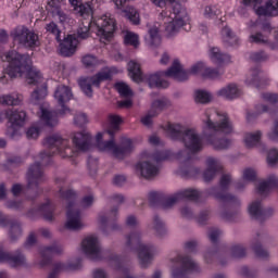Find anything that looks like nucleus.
<instances>
[{
	"mask_svg": "<svg viewBox=\"0 0 278 278\" xmlns=\"http://www.w3.org/2000/svg\"><path fill=\"white\" fill-rule=\"evenodd\" d=\"M60 5H61L60 0H48L47 10L48 12H50V14L53 15L61 10Z\"/></svg>",
	"mask_w": 278,
	"mask_h": 278,
	"instance_id": "338daca9",
	"label": "nucleus"
},
{
	"mask_svg": "<svg viewBox=\"0 0 278 278\" xmlns=\"http://www.w3.org/2000/svg\"><path fill=\"white\" fill-rule=\"evenodd\" d=\"M11 37L14 42H18V45L26 49H36V47H40L38 35L25 26H17L14 28L11 31Z\"/></svg>",
	"mask_w": 278,
	"mask_h": 278,
	"instance_id": "4468645a",
	"label": "nucleus"
},
{
	"mask_svg": "<svg viewBox=\"0 0 278 278\" xmlns=\"http://www.w3.org/2000/svg\"><path fill=\"white\" fill-rule=\"evenodd\" d=\"M170 157V151L163 150L151 154L147 151L141 153L140 161L136 164V172L144 179H153L160 175V165L157 162H164Z\"/></svg>",
	"mask_w": 278,
	"mask_h": 278,
	"instance_id": "9b49d317",
	"label": "nucleus"
},
{
	"mask_svg": "<svg viewBox=\"0 0 278 278\" xmlns=\"http://www.w3.org/2000/svg\"><path fill=\"white\" fill-rule=\"evenodd\" d=\"M54 211L55 205H53L49 200L42 203L37 210V212H39L48 223H51L55 218V215L53 214Z\"/></svg>",
	"mask_w": 278,
	"mask_h": 278,
	"instance_id": "c9c22d12",
	"label": "nucleus"
},
{
	"mask_svg": "<svg viewBox=\"0 0 278 278\" xmlns=\"http://www.w3.org/2000/svg\"><path fill=\"white\" fill-rule=\"evenodd\" d=\"M124 42L125 45H130V47L138 49V47H140V37L138 34L127 30L124 36Z\"/></svg>",
	"mask_w": 278,
	"mask_h": 278,
	"instance_id": "a18cd8bd",
	"label": "nucleus"
},
{
	"mask_svg": "<svg viewBox=\"0 0 278 278\" xmlns=\"http://www.w3.org/2000/svg\"><path fill=\"white\" fill-rule=\"evenodd\" d=\"M231 257H244L247 255V249L242 244H235L230 248Z\"/></svg>",
	"mask_w": 278,
	"mask_h": 278,
	"instance_id": "6e6d98bb",
	"label": "nucleus"
},
{
	"mask_svg": "<svg viewBox=\"0 0 278 278\" xmlns=\"http://www.w3.org/2000/svg\"><path fill=\"white\" fill-rule=\"evenodd\" d=\"M78 45L79 40H77V37L67 35V37H65L64 40L60 43L61 55L71 58V55H74L75 51H77Z\"/></svg>",
	"mask_w": 278,
	"mask_h": 278,
	"instance_id": "bb28decb",
	"label": "nucleus"
},
{
	"mask_svg": "<svg viewBox=\"0 0 278 278\" xmlns=\"http://www.w3.org/2000/svg\"><path fill=\"white\" fill-rule=\"evenodd\" d=\"M72 142L78 151H89L92 147V136L88 131L74 132Z\"/></svg>",
	"mask_w": 278,
	"mask_h": 278,
	"instance_id": "a878e982",
	"label": "nucleus"
},
{
	"mask_svg": "<svg viewBox=\"0 0 278 278\" xmlns=\"http://www.w3.org/2000/svg\"><path fill=\"white\" fill-rule=\"evenodd\" d=\"M10 226L9 230V238L12 240V242L18 240L21 236H23V227L21 225V222L16 219H12L7 215L1 214L0 212V227H8Z\"/></svg>",
	"mask_w": 278,
	"mask_h": 278,
	"instance_id": "5701e85b",
	"label": "nucleus"
},
{
	"mask_svg": "<svg viewBox=\"0 0 278 278\" xmlns=\"http://www.w3.org/2000/svg\"><path fill=\"white\" fill-rule=\"evenodd\" d=\"M162 42V37L160 36V29L157 26H153L149 29V38L148 43L151 47H159V45Z\"/></svg>",
	"mask_w": 278,
	"mask_h": 278,
	"instance_id": "37998d69",
	"label": "nucleus"
},
{
	"mask_svg": "<svg viewBox=\"0 0 278 278\" xmlns=\"http://www.w3.org/2000/svg\"><path fill=\"white\" fill-rule=\"evenodd\" d=\"M121 123H123V118L118 115H110L109 116V128L106 130V134L109 136H114L116 131H118V128L121 127Z\"/></svg>",
	"mask_w": 278,
	"mask_h": 278,
	"instance_id": "79ce46f5",
	"label": "nucleus"
},
{
	"mask_svg": "<svg viewBox=\"0 0 278 278\" xmlns=\"http://www.w3.org/2000/svg\"><path fill=\"white\" fill-rule=\"evenodd\" d=\"M59 199L66 203V229L71 231H81L86 225L84 224V219L81 218V211H79V205L75 203L77 199V192L73 189H64L60 188L58 193Z\"/></svg>",
	"mask_w": 278,
	"mask_h": 278,
	"instance_id": "1a4fd4ad",
	"label": "nucleus"
},
{
	"mask_svg": "<svg viewBox=\"0 0 278 278\" xmlns=\"http://www.w3.org/2000/svg\"><path fill=\"white\" fill-rule=\"evenodd\" d=\"M39 257L36 263L39 268H46V266L51 264V255L43 248H39Z\"/></svg>",
	"mask_w": 278,
	"mask_h": 278,
	"instance_id": "49530a36",
	"label": "nucleus"
},
{
	"mask_svg": "<svg viewBox=\"0 0 278 278\" xmlns=\"http://www.w3.org/2000/svg\"><path fill=\"white\" fill-rule=\"evenodd\" d=\"M142 232L139 230L132 231L126 237V245L128 249L136 247L137 260L140 268H149L153 264V258L157 255V248L153 243H140Z\"/></svg>",
	"mask_w": 278,
	"mask_h": 278,
	"instance_id": "9d476101",
	"label": "nucleus"
},
{
	"mask_svg": "<svg viewBox=\"0 0 278 278\" xmlns=\"http://www.w3.org/2000/svg\"><path fill=\"white\" fill-rule=\"evenodd\" d=\"M116 220H118V207H113L106 213H100L98 217V223L103 233H108V231H118L121 227L116 224Z\"/></svg>",
	"mask_w": 278,
	"mask_h": 278,
	"instance_id": "6ab92c4d",
	"label": "nucleus"
},
{
	"mask_svg": "<svg viewBox=\"0 0 278 278\" xmlns=\"http://www.w3.org/2000/svg\"><path fill=\"white\" fill-rule=\"evenodd\" d=\"M225 73L223 70H214L212 67L204 68V72H202L203 77H207V79H218L220 75Z\"/></svg>",
	"mask_w": 278,
	"mask_h": 278,
	"instance_id": "864d4df0",
	"label": "nucleus"
},
{
	"mask_svg": "<svg viewBox=\"0 0 278 278\" xmlns=\"http://www.w3.org/2000/svg\"><path fill=\"white\" fill-rule=\"evenodd\" d=\"M203 14L205 18H216L220 14V9L217 5H206Z\"/></svg>",
	"mask_w": 278,
	"mask_h": 278,
	"instance_id": "4d7b16f0",
	"label": "nucleus"
},
{
	"mask_svg": "<svg viewBox=\"0 0 278 278\" xmlns=\"http://www.w3.org/2000/svg\"><path fill=\"white\" fill-rule=\"evenodd\" d=\"M179 201H181V195L179 192H177L173 195L167 197L164 200L163 207H165V210H168V207H173V205H176V203H179Z\"/></svg>",
	"mask_w": 278,
	"mask_h": 278,
	"instance_id": "5fc2aeb1",
	"label": "nucleus"
},
{
	"mask_svg": "<svg viewBox=\"0 0 278 278\" xmlns=\"http://www.w3.org/2000/svg\"><path fill=\"white\" fill-rule=\"evenodd\" d=\"M212 99H213L212 93L207 90H197L194 92L195 103L207 104V103H211Z\"/></svg>",
	"mask_w": 278,
	"mask_h": 278,
	"instance_id": "c03bdc74",
	"label": "nucleus"
},
{
	"mask_svg": "<svg viewBox=\"0 0 278 278\" xmlns=\"http://www.w3.org/2000/svg\"><path fill=\"white\" fill-rule=\"evenodd\" d=\"M23 103V96L18 93L0 96V105H21Z\"/></svg>",
	"mask_w": 278,
	"mask_h": 278,
	"instance_id": "4c0bfd02",
	"label": "nucleus"
},
{
	"mask_svg": "<svg viewBox=\"0 0 278 278\" xmlns=\"http://www.w3.org/2000/svg\"><path fill=\"white\" fill-rule=\"evenodd\" d=\"M256 112H249L247 113V121L248 123H251V121H253L254 118L257 117V114H264L266 112H268V106L266 104H257L255 106Z\"/></svg>",
	"mask_w": 278,
	"mask_h": 278,
	"instance_id": "603ef678",
	"label": "nucleus"
},
{
	"mask_svg": "<svg viewBox=\"0 0 278 278\" xmlns=\"http://www.w3.org/2000/svg\"><path fill=\"white\" fill-rule=\"evenodd\" d=\"M42 167L40 166V163L36 162L28 168L26 176L28 188L30 190H36L38 184L42 181Z\"/></svg>",
	"mask_w": 278,
	"mask_h": 278,
	"instance_id": "b1692460",
	"label": "nucleus"
},
{
	"mask_svg": "<svg viewBox=\"0 0 278 278\" xmlns=\"http://www.w3.org/2000/svg\"><path fill=\"white\" fill-rule=\"evenodd\" d=\"M0 263L9 264L12 268H18V266H25L27 264V258H25V255L21 251L10 253L0 245Z\"/></svg>",
	"mask_w": 278,
	"mask_h": 278,
	"instance_id": "4be33fe9",
	"label": "nucleus"
},
{
	"mask_svg": "<svg viewBox=\"0 0 278 278\" xmlns=\"http://www.w3.org/2000/svg\"><path fill=\"white\" fill-rule=\"evenodd\" d=\"M257 179V170L253 167H247L242 172V179L236 184V190H244L251 181H255Z\"/></svg>",
	"mask_w": 278,
	"mask_h": 278,
	"instance_id": "c85d7f7f",
	"label": "nucleus"
},
{
	"mask_svg": "<svg viewBox=\"0 0 278 278\" xmlns=\"http://www.w3.org/2000/svg\"><path fill=\"white\" fill-rule=\"evenodd\" d=\"M91 278H110V274L105 269L97 268L92 270Z\"/></svg>",
	"mask_w": 278,
	"mask_h": 278,
	"instance_id": "774afa93",
	"label": "nucleus"
},
{
	"mask_svg": "<svg viewBox=\"0 0 278 278\" xmlns=\"http://www.w3.org/2000/svg\"><path fill=\"white\" fill-rule=\"evenodd\" d=\"M251 35L249 37L250 42H255L256 45H267L268 35L270 34V24L251 23L250 25Z\"/></svg>",
	"mask_w": 278,
	"mask_h": 278,
	"instance_id": "aec40b11",
	"label": "nucleus"
},
{
	"mask_svg": "<svg viewBox=\"0 0 278 278\" xmlns=\"http://www.w3.org/2000/svg\"><path fill=\"white\" fill-rule=\"evenodd\" d=\"M3 62H9L5 68V75L11 79L26 77L27 84L38 86L30 94V103L38 105L42 99L47 98V84L42 83V74L36 67H31V58L27 54H21L16 50L4 52L1 55Z\"/></svg>",
	"mask_w": 278,
	"mask_h": 278,
	"instance_id": "f257e3e1",
	"label": "nucleus"
},
{
	"mask_svg": "<svg viewBox=\"0 0 278 278\" xmlns=\"http://www.w3.org/2000/svg\"><path fill=\"white\" fill-rule=\"evenodd\" d=\"M68 2L80 16H92L93 12L90 3H81V0H68Z\"/></svg>",
	"mask_w": 278,
	"mask_h": 278,
	"instance_id": "72a5a7b5",
	"label": "nucleus"
},
{
	"mask_svg": "<svg viewBox=\"0 0 278 278\" xmlns=\"http://www.w3.org/2000/svg\"><path fill=\"white\" fill-rule=\"evenodd\" d=\"M115 89L117 90V92H119L121 97H124V98L134 97V92L131 91V88H129V85L125 83L115 84Z\"/></svg>",
	"mask_w": 278,
	"mask_h": 278,
	"instance_id": "8fccbe9b",
	"label": "nucleus"
},
{
	"mask_svg": "<svg viewBox=\"0 0 278 278\" xmlns=\"http://www.w3.org/2000/svg\"><path fill=\"white\" fill-rule=\"evenodd\" d=\"M184 72L187 74V77L189 79L190 75H201L202 72L204 73L205 65L201 62H198L191 65V67L188 71L184 70Z\"/></svg>",
	"mask_w": 278,
	"mask_h": 278,
	"instance_id": "3c124183",
	"label": "nucleus"
},
{
	"mask_svg": "<svg viewBox=\"0 0 278 278\" xmlns=\"http://www.w3.org/2000/svg\"><path fill=\"white\" fill-rule=\"evenodd\" d=\"M208 55L214 64H225L229 62L231 58L227 53H223L219 48L213 47L208 50Z\"/></svg>",
	"mask_w": 278,
	"mask_h": 278,
	"instance_id": "f704fd0d",
	"label": "nucleus"
},
{
	"mask_svg": "<svg viewBox=\"0 0 278 278\" xmlns=\"http://www.w3.org/2000/svg\"><path fill=\"white\" fill-rule=\"evenodd\" d=\"M43 248V251L51 255H61V253H64V248L58 243H54L49 247H41Z\"/></svg>",
	"mask_w": 278,
	"mask_h": 278,
	"instance_id": "13d9d810",
	"label": "nucleus"
},
{
	"mask_svg": "<svg viewBox=\"0 0 278 278\" xmlns=\"http://www.w3.org/2000/svg\"><path fill=\"white\" fill-rule=\"evenodd\" d=\"M170 100H168V98H161L152 102L150 110L153 112V115L159 116L162 110H166L167 108H170Z\"/></svg>",
	"mask_w": 278,
	"mask_h": 278,
	"instance_id": "58836bf2",
	"label": "nucleus"
},
{
	"mask_svg": "<svg viewBox=\"0 0 278 278\" xmlns=\"http://www.w3.org/2000/svg\"><path fill=\"white\" fill-rule=\"evenodd\" d=\"M278 185V177L275 175L269 176L266 180H261L256 187L257 194L266 197L275 186Z\"/></svg>",
	"mask_w": 278,
	"mask_h": 278,
	"instance_id": "c756f323",
	"label": "nucleus"
},
{
	"mask_svg": "<svg viewBox=\"0 0 278 278\" xmlns=\"http://www.w3.org/2000/svg\"><path fill=\"white\" fill-rule=\"evenodd\" d=\"M172 277L184 278L189 273H199V264L194 262L190 256L177 255L172 260Z\"/></svg>",
	"mask_w": 278,
	"mask_h": 278,
	"instance_id": "ddd939ff",
	"label": "nucleus"
},
{
	"mask_svg": "<svg viewBox=\"0 0 278 278\" xmlns=\"http://www.w3.org/2000/svg\"><path fill=\"white\" fill-rule=\"evenodd\" d=\"M27 121V113L25 111L10 110L9 123L13 129L16 127H23Z\"/></svg>",
	"mask_w": 278,
	"mask_h": 278,
	"instance_id": "7c9ffc66",
	"label": "nucleus"
},
{
	"mask_svg": "<svg viewBox=\"0 0 278 278\" xmlns=\"http://www.w3.org/2000/svg\"><path fill=\"white\" fill-rule=\"evenodd\" d=\"M85 18H91V21L86 20L78 27L77 34L78 38L85 40L90 36L91 31H94L97 36L100 38V42H110L112 36L114 35V30L116 29V21L112 18L110 15L105 14L101 17L94 18L91 16H85Z\"/></svg>",
	"mask_w": 278,
	"mask_h": 278,
	"instance_id": "20e7f679",
	"label": "nucleus"
},
{
	"mask_svg": "<svg viewBox=\"0 0 278 278\" xmlns=\"http://www.w3.org/2000/svg\"><path fill=\"white\" fill-rule=\"evenodd\" d=\"M230 184L231 176L223 175L219 181V187L208 189V194L224 204L225 210L220 212V217L228 222L233 220V216L238 214L240 205H242V202L238 199V197L225 192V190L229 188Z\"/></svg>",
	"mask_w": 278,
	"mask_h": 278,
	"instance_id": "39448f33",
	"label": "nucleus"
},
{
	"mask_svg": "<svg viewBox=\"0 0 278 278\" xmlns=\"http://www.w3.org/2000/svg\"><path fill=\"white\" fill-rule=\"evenodd\" d=\"M165 131H167V136L172 140L182 142L190 153L203 151V136H201L195 128H186L181 124H167Z\"/></svg>",
	"mask_w": 278,
	"mask_h": 278,
	"instance_id": "0eeeda50",
	"label": "nucleus"
},
{
	"mask_svg": "<svg viewBox=\"0 0 278 278\" xmlns=\"http://www.w3.org/2000/svg\"><path fill=\"white\" fill-rule=\"evenodd\" d=\"M73 99V90L66 85H59L54 90V101L61 108L56 112L50 111L40 106L39 118L46 127H56L60 123L58 116H65V114L71 113V109L66 106V103Z\"/></svg>",
	"mask_w": 278,
	"mask_h": 278,
	"instance_id": "423d86ee",
	"label": "nucleus"
},
{
	"mask_svg": "<svg viewBox=\"0 0 278 278\" xmlns=\"http://www.w3.org/2000/svg\"><path fill=\"white\" fill-rule=\"evenodd\" d=\"M175 159L180 164H188L192 160V156L188 153V150H180L175 154Z\"/></svg>",
	"mask_w": 278,
	"mask_h": 278,
	"instance_id": "bf43d9fd",
	"label": "nucleus"
},
{
	"mask_svg": "<svg viewBox=\"0 0 278 278\" xmlns=\"http://www.w3.org/2000/svg\"><path fill=\"white\" fill-rule=\"evenodd\" d=\"M260 81H262V71L260 67L252 68L245 78L247 86L257 87Z\"/></svg>",
	"mask_w": 278,
	"mask_h": 278,
	"instance_id": "a19ab883",
	"label": "nucleus"
},
{
	"mask_svg": "<svg viewBox=\"0 0 278 278\" xmlns=\"http://www.w3.org/2000/svg\"><path fill=\"white\" fill-rule=\"evenodd\" d=\"M81 249L85 255L89 257V260L97 262L103 257V249L101 248V242L94 235L88 236L83 240Z\"/></svg>",
	"mask_w": 278,
	"mask_h": 278,
	"instance_id": "a211bd4d",
	"label": "nucleus"
},
{
	"mask_svg": "<svg viewBox=\"0 0 278 278\" xmlns=\"http://www.w3.org/2000/svg\"><path fill=\"white\" fill-rule=\"evenodd\" d=\"M223 168L220 161L215 157H208L206 160V169L203 173L204 181H212L214 177H216V173Z\"/></svg>",
	"mask_w": 278,
	"mask_h": 278,
	"instance_id": "cd10ccee",
	"label": "nucleus"
},
{
	"mask_svg": "<svg viewBox=\"0 0 278 278\" xmlns=\"http://www.w3.org/2000/svg\"><path fill=\"white\" fill-rule=\"evenodd\" d=\"M178 192L181 200L188 199L189 201H199V199H205L207 197H211L210 189L204 192H201L197 189H185Z\"/></svg>",
	"mask_w": 278,
	"mask_h": 278,
	"instance_id": "2f4dec72",
	"label": "nucleus"
},
{
	"mask_svg": "<svg viewBox=\"0 0 278 278\" xmlns=\"http://www.w3.org/2000/svg\"><path fill=\"white\" fill-rule=\"evenodd\" d=\"M83 64L84 66H87V68H90L91 66H97V64H99V60H97V56L92 54H86L83 56Z\"/></svg>",
	"mask_w": 278,
	"mask_h": 278,
	"instance_id": "0e129e2a",
	"label": "nucleus"
},
{
	"mask_svg": "<svg viewBox=\"0 0 278 278\" xmlns=\"http://www.w3.org/2000/svg\"><path fill=\"white\" fill-rule=\"evenodd\" d=\"M243 0V5L253 8L257 16H278V0Z\"/></svg>",
	"mask_w": 278,
	"mask_h": 278,
	"instance_id": "dca6fc26",
	"label": "nucleus"
},
{
	"mask_svg": "<svg viewBox=\"0 0 278 278\" xmlns=\"http://www.w3.org/2000/svg\"><path fill=\"white\" fill-rule=\"evenodd\" d=\"M220 34L222 40L226 47H236V45H238V35H236V33H233L229 26L224 27Z\"/></svg>",
	"mask_w": 278,
	"mask_h": 278,
	"instance_id": "473e14b6",
	"label": "nucleus"
},
{
	"mask_svg": "<svg viewBox=\"0 0 278 278\" xmlns=\"http://www.w3.org/2000/svg\"><path fill=\"white\" fill-rule=\"evenodd\" d=\"M267 164L269 166H275L278 164V150L277 149L269 150V152L267 154Z\"/></svg>",
	"mask_w": 278,
	"mask_h": 278,
	"instance_id": "69168bd1",
	"label": "nucleus"
},
{
	"mask_svg": "<svg viewBox=\"0 0 278 278\" xmlns=\"http://www.w3.org/2000/svg\"><path fill=\"white\" fill-rule=\"evenodd\" d=\"M216 94L222 99H226V101H235V99L242 97V88L238 84L230 83L217 90Z\"/></svg>",
	"mask_w": 278,
	"mask_h": 278,
	"instance_id": "393cba45",
	"label": "nucleus"
},
{
	"mask_svg": "<svg viewBox=\"0 0 278 278\" xmlns=\"http://www.w3.org/2000/svg\"><path fill=\"white\" fill-rule=\"evenodd\" d=\"M275 122H274V128L271 131L267 134V137L273 141V142H278V111L275 113Z\"/></svg>",
	"mask_w": 278,
	"mask_h": 278,
	"instance_id": "e2e57ef3",
	"label": "nucleus"
},
{
	"mask_svg": "<svg viewBox=\"0 0 278 278\" xmlns=\"http://www.w3.org/2000/svg\"><path fill=\"white\" fill-rule=\"evenodd\" d=\"M248 212L251 218L258 220V223H264V220H268V218L275 215V208H264V204L260 200L252 201L248 205Z\"/></svg>",
	"mask_w": 278,
	"mask_h": 278,
	"instance_id": "412c9836",
	"label": "nucleus"
},
{
	"mask_svg": "<svg viewBox=\"0 0 278 278\" xmlns=\"http://www.w3.org/2000/svg\"><path fill=\"white\" fill-rule=\"evenodd\" d=\"M97 147L100 151H105L106 153H112L116 160H123L126 155H129L134 151V143L126 139L122 142L121 146H116L114 139L109 141H103V134L98 132L96 136Z\"/></svg>",
	"mask_w": 278,
	"mask_h": 278,
	"instance_id": "f8f14e48",
	"label": "nucleus"
},
{
	"mask_svg": "<svg viewBox=\"0 0 278 278\" xmlns=\"http://www.w3.org/2000/svg\"><path fill=\"white\" fill-rule=\"evenodd\" d=\"M108 79H112V71L106 67L92 77L80 78L78 84L84 94L90 98L93 94L92 86L99 88V86H101V81H108Z\"/></svg>",
	"mask_w": 278,
	"mask_h": 278,
	"instance_id": "2eb2a0df",
	"label": "nucleus"
},
{
	"mask_svg": "<svg viewBox=\"0 0 278 278\" xmlns=\"http://www.w3.org/2000/svg\"><path fill=\"white\" fill-rule=\"evenodd\" d=\"M151 229H153V231H155L156 236H159L160 238L166 236V224H164V220H162V218H160V216L154 215L152 218V224H151Z\"/></svg>",
	"mask_w": 278,
	"mask_h": 278,
	"instance_id": "ea45409f",
	"label": "nucleus"
},
{
	"mask_svg": "<svg viewBox=\"0 0 278 278\" xmlns=\"http://www.w3.org/2000/svg\"><path fill=\"white\" fill-rule=\"evenodd\" d=\"M156 8H166V3H173V13L169 17H165V31L167 36H176L179 34V29L188 25L190 17L188 11L181 5L180 1L184 0H151Z\"/></svg>",
	"mask_w": 278,
	"mask_h": 278,
	"instance_id": "6e6552de",
	"label": "nucleus"
},
{
	"mask_svg": "<svg viewBox=\"0 0 278 278\" xmlns=\"http://www.w3.org/2000/svg\"><path fill=\"white\" fill-rule=\"evenodd\" d=\"M128 73L132 81H136V84L146 81L149 88H168L170 84L166 77L175 79V81H188V74L184 72V66L179 63V60H174L172 66L165 72H155L144 76H142V71L140 70V63L130 61L128 63Z\"/></svg>",
	"mask_w": 278,
	"mask_h": 278,
	"instance_id": "7ed1b4c3",
	"label": "nucleus"
},
{
	"mask_svg": "<svg viewBox=\"0 0 278 278\" xmlns=\"http://www.w3.org/2000/svg\"><path fill=\"white\" fill-rule=\"evenodd\" d=\"M262 140V130H256L254 132H247L243 139V142L248 149H253L257 147Z\"/></svg>",
	"mask_w": 278,
	"mask_h": 278,
	"instance_id": "e433bc0d",
	"label": "nucleus"
},
{
	"mask_svg": "<svg viewBox=\"0 0 278 278\" xmlns=\"http://www.w3.org/2000/svg\"><path fill=\"white\" fill-rule=\"evenodd\" d=\"M74 124L77 127H84L85 125H88V115L83 112L76 113L74 116Z\"/></svg>",
	"mask_w": 278,
	"mask_h": 278,
	"instance_id": "052dcab7",
	"label": "nucleus"
},
{
	"mask_svg": "<svg viewBox=\"0 0 278 278\" xmlns=\"http://www.w3.org/2000/svg\"><path fill=\"white\" fill-rule=\"evenodd\" d=\"M127 20L130 21L134 25H140V13L134 7H128L124 10Z\"/></svg>",
	"mask_w": 278,
	"mask_h": 278,
	"instance_id": "de8ad7c7",
	"label": "nucleus"
},
{
	"mask_svg": "<svg viewBox=\"0 0 278 278\" xmlns=\"http://www.w3.org/2000/svg\"><path fill=\"white\" fill-rule=\"evenodd\" d=\"M46 30L49 31V34H53L55 36V40L58 42H62V38H60V28H58V24L51 22L46 25Z\"/></svg>",
	"mask_w": 278,
	"mask_h": 278,
	"instance_id": "680f3d73",
	"label": "nucleus"
},
{
	"mask_svg": "<svg viewBox=\"0 0 278 278\" xmlns=\"http://www.w3.org/2000/svg\"><path fill=\"white\" fill-rule=\"evenodd\" d=\"M64 270H68L67 263L56 262L53 264L52 270L48 275V278H58L60 273H64Z\"/></svg>",
	"mask_w": 278,
	"mask_h": 278,
	"instance_id": "09e8293b",
	"label": "nucleus"
},
{
	"mask_svg": "<svg viewBox=\"0 0 278 278\" xmlns=\"http://www.w3.org/2000/svg\"><path fill=\"white\" fill-rule=\"evenodd\" d=\"M202 123L208 131L206 142L216 151H225L231 147V140L220 137L233 134V124L226 113L219 112L216 109L206 110Z\"/></svg>",
	"mask_w": 278,
	"mask_h": 278,
	"instance_id": "f03ea898",
	"label": "nucleus"
},
{
	"mask_svg": "<svg viewBox=\"0 0 278 278\" xmlns=\"http://www.w3.org/2000/svg\"><path fill=\"white\" fill-rule=\"evenodd\" d=\"M43 144L48 149H53V153L58 151L61 157H73L75 155L73 148L68 144V140L62 138L59 134L46 138Z\"/></svg>",
	"mask_w": 278,
	"mask_h": 278,
	"instance_id": "f3484780",
	"label": "nucleus"
}]
</instances>
